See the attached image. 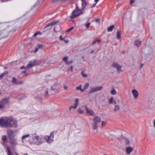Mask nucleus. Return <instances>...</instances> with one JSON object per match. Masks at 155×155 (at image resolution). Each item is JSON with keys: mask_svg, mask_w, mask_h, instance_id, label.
Masks as SVG:
<instances>
[{"mask_svg": "<svg viewBox=\"0 0 155 155\" xmlns=\"http://www.w3.org/2000/svg\"><path fill=\"white\" fill-rule=\"evenodd\" d=\"M0 126L5 128H16L18 126L17 122L12 117L4 118L2 117L0 118Z\"/></svg>", "mask_w": 155, "mask_h": 155, "instance_id": "1", "label": "nucleus"}, {"mask_svg": "<svg viewBox=\"0 0 155 155\" xmlns=\"http://www.w3.org/2000/svg\"><path fill=\"white\" fill-rule=\"evenodd\" d=\"M84 10L82 9V7L81 9H80L78 7L76 6L75 8L73 10L72 13V15L70 16V18L71 19H73L80 15L81 14H83V11Z\"/></svg>", "mask_w": 155, "mask_h": 155, "instance_id": "2", "label": "nucleus"}, {"mask_svg": "<svg viewBox=\"0 0 155 155\" xmlns=\"http://www.w3.org/2000/svg\"><path fill=\"white\" fill-rule=\"evenodd\" d=\"M93 129L94 130H97L98 126V124L101 122V118L98 116H95L93 118Z\"/></svg>", "mask_w": 155, "mask_h": 155, "instance_id": "3", "label": "nucleus"}, {"mask_svg": "<svg viewBox=\"0 0 155 155\" xmlns=\"http://www.w3.org/2000/svg\"><path fill=\"white\" fill-rule=\"evenodd\" d=\"M54 131L52 132L49 136H45L44 139L46 141V142L50 144L52 143L53 141V138L54 137Z\"/></svg>", "mask_w": 155, "mask_h": 155, "instance_id": "4", "label": "nucleus"}, {"mask_svg": "<svg viewBox=\"0 0 155 155\" xmlns=\"http://www.w3.org/2000/svg\"><path fill=\"white\" fill-rule=\"evenodd\" d=\"M9 103L8 99L5 98L2 100L0 102V108L2 109Z\"/></svg>", "mask_w": 155, "mask_h": 155, "instance_id": "5", "label": "nucleus"}, {"mask_svg": "<svg viewBox=\"0 0 155 155\" xmlns=\"http://www.w3.org/2000/svg\"><path fill=\"white\" fill-rule=\"evenodd\" d=\"M112 66L113 67L115 68L118 73H120L122 71L121 68L122 66L119 65L117 62H114L112 64Z\"/></svg>", "mask_w": 155, "mask_h": 155, "instance_id": "6", "label": "nucleus"}, {"mask_svg": "<svg viewBox=\"0 0 155 155\" xmlns=\"http://www.w3.org/2000/svg\"><path fill=\"white\" fill-rule=\"evenodd\" d=\"M36 62V60H34L33 61H30L29 64L27 65V66L25 67L24 66H22L21 67V69H25L27 70L29 68H31L35 64Z\"/></svg>", "mask_w": 155, "mask_h": 155, "instance_id": "7", "label": "nucleus"}, {"mask_svg": "<svg viewBox=\"0 0 155 155\" xmlns=\"http://www.w3.org/2000/svg\"><path fill=\"white\" fill-rule=\"evenodd\" d=\"M103 88V87L102 86L93 87L89 90V93H93L97 91H100Z\"/></svg>", "mask_w": 155, "mask_h": 155, "instance_id": "8", "label": "nucleus"}, {"mask_svg": "<svg viewBox=\"0 0 155 155\" xmlns=\"http://www.w3.org/2000/svg\"><path fill=\"white\" fill-rule=\"evenodd\" d=\"M86 112L87 114L89 116H94L95 114L94 111L91 109L88 108L87 106L85 107Z\"/></svg>", "mask_w": 155, "mask_h": 155, "instance_id": "9", "label": "nucleus"}, {"mask_svg": "<svg viewBox=\"0 0 155 155\" xmlns=\"http://www.w3.org/2000/svg\"><path fill=\"white\" fill-rule=\"evenodd\" d=\"M14 133L15 131L11 129L7 130V134L9 139L14 137L15 136Z\"/></svg>", "mask_w": 155, "mask_h": 155, "instance_id": "10", "label": "nucleus"}, {"mask_svg": "<svg viewBox=\"0 0 155 155\" xmlns=\"http://www.w3.org/2000/svg\"><path fill=\"white\" fill-rule=\"evenodd\" d=\"M132 93L134 99H137L139 95L138 91L137 90L134 89L132 90Z\"/></svg>", "mask_w": 155, "mask_h": 155, "instance_id": "11", "label": "nucleus"}, {"mask_svg": "<svg viewBox=\"0 0 155 155\" xmlns=\"http://www.w3.org/2000/svg\"><path fill=\"white\" fill-rule=\"evenodd\" d=\"M75 103L74 104V106H71L69 108V110H71L72 109H75L77 107L79 103V99L78 98L75 99Z\"/></svg>", "mask_w": 155, "mask_h": 155, "instance_id": "12", "label": "nucleus"}, {"mask_svg": "<svg viewBox=\"0 0 155 155\" xmlns=\"http://www.w3.org/2000/svg\"><path fill=\"white\" fill-rule=\"evenodd\" d=\"M35 139L38 141V143L39 145L41 144L44 143V140L42 138H40L39 136H36Z\"/></svg>", "mask_w": 155, "mask_h": 155, "instance_id": "13", "label": "nucleus"}, {"mask_svg": "<svg viewBox=\"0 0 155 155\" xmlns=\"http://www.w3.org/2000/svg\"><path fill=\"white\" fill-rule=\"evenodd\" d=\"M133 148L131 147H128L126 148V153L128 154H130L131 153L133 150Z\"/></svg>", "mask_w": 155, "mask_h": 155, "instance_id": "14", "label": "nucleus"}, {"mask_svg": "<svg viewBox=\"0 0 155 155\" xmlns=\"http://www.w3.org/2000/svg\"><path fill=\"white\" fill-rule=\"evenodd\" d=\"M58 22V21H53L52 22H50V23L48 24L44 28L45 29L46 28L48 27L49 26H52L54 25H55V24H57V23Z\"/></svg>", "mask_w": 155, "mask_h": 155, "instance_id": "15", "label": "nucleus"}, {"mask_svg": "<svg viewBox=\"0 0 155 155\" xmlns=\"http://www.w3.org/2000/svg\"><path fill=\"white\" fill-rule=\"evenodd\" d=\"M9 139L11 141V143L13 145V146H15L17 144L16 142L17 140L16 139L13 137Z\"/></svg>", "mask_w": 155, "mask_h": 155, "instance_id": "16", "label": "nucleus"}, {"mask_svg": "<svg viewBox=\"0 0 155 155\" xmlns=\"http://www.w3.org/2000/svg\"><path fill=\"white\" fill-rule=\"evenodd\" d=\"M6 151L7 155H14L9 146H8L6 147Z\"/></svg>", "mask_w": 155, "mask_h": 155, "instance_id": "17", "label": "nucleus"}, {"mask_svg": "<svg viewBox=\"0 0 155 155\" xmlns=\"http://www.w3.org/2000/svg\"><path fill=\"white\" fill-rule=\"evenodd\" d=\"M87 3L85 0H81V5L82 9L84 10L87 6Z\"/></svg>", "mask_w": 155, "mask_h": 155, "instance_id": "18", "label": "nucleus"}, {"mask_svg": "<svg viewBox=\"0 0 155 155\" xmlns=\"http://www.w3.org/2000/svg\"><path fill=\"white\" fill-rule=\"evenodd\" d=\"M117 36L118 39H119L121 38V32L120 31L118 30L117 32Z\"/></svg>", "mask_w": 155, "mask_h": 155, "instance_id": "19", "label": "nucleus"}, {"mask_svg": "<svg viewBox=\"0 0 155 155\" xmlns=\"http://www.w3.org/2000/svg\"><path fill=\"white\" fill-rule=\"evenodd\" d=\"M120 107L118 105H115L114 110V111H117L120 110Z\"/></svg>", "mask_w": 155, "mask_h": 155, "instance_id": "20", "label": "nucleus"}, {"mask_svg": "<svg viewBox=\"0 0 155 155\" xmlns=\"http://www.w3.org/2000/svg\"><path fill=\"white\" fill-rule=\"evenodd\" d=\"M2 139L3 142H7V137L6 135H2Z\"/></svg>", "mask_w": 155, "mask_h": 155, "instance_id": "21", "label": "nucleus"}, {"mask_svg": "<svg viewBox=\"0 0 155 155\" xmlns=\"http://www.w3.org/2000/svg\"><path fill=\"white\" fill-rule=\"evenodd\" d=\"M114 28V25H111L108 28L107 31L109 32L111 31Z\"/></svg>", "mask_w": 155, "mask_h": 155, "instance_id": "22", "label": "nucleus"}, {"mask_svg": "<svg viewBox=\"0 0 155 155\" xmlns=\"http://www.w3.org/2000/svg\"><path fill=\"white\" fill-rule=\"evenodd\" d=\"M110 94L112 95L116 94H117L116 90L114 88H112L110 91Z\"/></svg>", "mask_w": 155, "mask_h": 155, "instance_id": "23", "label": "nucleus"}, {"mask_svg": "<svg viewBox=\"0 0 155 155\" xmlns=\"http://www.w3.org/2000/svg\"><path fill=\"white\" fill-rule=\"evenodd\" d=\"M81 74L83 77L84 78H86L87 77V75L85 73V71L84 70L83 71L81 72Z\"/></svg>", "mask_w": 155, "mask_h": 155, "instance_id": "24", "label": "nucleus"}, {"mask_svg": "<svg viewBox=\"0 0 155 155\" xmlns=\"http://www.w3.org/2000/svg\"><path fill=\"white\" fill-rule=\"evenodd\" d=\"M101 42V39H97L93 41L92 42V44H95L96 42L100 43Z\"/></svg>", "mask_w": 155, "mask_h": 155, "instance_id": "25", "label": "nucleus"}, {"mask_svg": "<svg viewBox=\"0 0 155 155\" xmlns=\"http://www.w3.org/2000/svg\"><path fill=\"white\" fill-rule=\"evenodd\" d=\"M114 98L113 97H111L109 100V104H112L113 103L114 101Z\"/></svg>", "mask_w": 155, "mask_h": 155, "instance_id": "26", "label": "nucleus"}, {"mask_svg": "<svg viewBox=\"0 0 155 155\" xmlns=\"http://www.w3.org/2000/svg\"><path fill=\"white\" fill-rule=\"evenodd\" d=\"M141 42L138 40H136L135 41V45L138 46L141 43Z\"/></svg>", "mask_w": 155, "mask_h": 155, "instance_id": "27", "label": "nucleus"}, {"mask_svg": "<svg viewBox=\"0 0 155 155\" xmlns=\"http://www.w3.org/2000/svg\"><path fill=\"white\" fill-rule=\"evenodd\" d=\"M81 87V85H80L79 86L77 87L76 89L77 90H80L81 91H83L84 89H82Z\"/></svg>", "mask_w": 155, "mask_h": 155, "instance_id": "28", "label": "nucleus"}, {"mask_svg": "<svg viewBox=\"0 0 155 155\" xmlns=\"http://www.w3.org/2000/svg\"><path fill=\"white\" fill-rule=\"evenodd\" d=\"M77 111L78 113L81 114H82L84 113V110L81 108H79L77 110Z\"/></svg>", "mask_w": 155, "mask_h": 155, "instance_id": "29", "label": "nucleus"}, {"mask_svg": "<svg viewBox=\"0 0 155 155\" xmlns=\"http://www.w3.org/2000/svg\"><path fill=\"white\" fill-rule=\"evenodd\" d=\"M30 136V135L29 134H27V135H23L22 137V142H23V140L24 139H25V138H26V137H28Z\"/></svg>", "mask_w": 155, "mask_h": 155, "instance_id": "30", "label": "nucleus"}, {"mask_svg": "<svg viewBox=\"0 0 155 155\" xmlns=\"http://www.w3.org/2000/svg\"><path fill=\"white\" fill-rule=\"evenodd\" d=\"M89 86V84L88 83H86L84 86V87L83 89H84V90L87 89Z\"/></svg>", "mask_w": 155, "mask_h": 155, "instance_id": "31", "label": "nucleus"}, {"mask_svg": "<svg viewBox=\"0 0 155 155\" xmlns=\"http://www.w3.org/2000/svg\"><path fill=\"white\" fill-rule=\"evenodd\" d=\"M7 74V72H5L3 73L2 74L0 75V79L2 78L6 74Z\"/></svg>", "mask_w": 155, "mask_h": 155, "instance_id": "32", "label": "nucleus"}, {"mask_svg": "<svg viewBox=\"0 0 155 155\" xmlns=\"http://www.w3.org/2000/svg\"><path fill=\"white\" fill-rule=\"evenodd\" d=\"M68 58L67 57H65L63 59V60L64 61L65 63L67 64V63L68 61Z\"/></svg>", "mask_w": 155, "mask_h": 155, "instance_id": "33", "label": "nucleus"}, {"mask_svg": "<svg viewBox=\"0 0 155 155\" xmlns=\"http://www.w3.org/2000/svg\"><path fill=\"white\" fill-rule=\"evenodd\" d=\"M125 142L127 144L129 145L130 144V141L128 139H125Z\"/></svg>", "mask_w": 155, "mask_h": 155, "instance_id": "34", "label": "nucleus"}, {"mask_svg": "<svg viewBox=\"0 0 155 155\" xmlns=\"http://www.w3.org/2000/svg\"><path fill=\"white\" fill-rule=\"evenodd\" d=\"M12 82L14 83V84H17V82L16 81V78H13V80H12Z\"/></svg>", "mask_w": 155, "mask_h": 155, "instance_id": "35", "label": "nucleus"}, {"mask_svg": "<svg viewBox=\"0 0 155 155\" xmlns=\"http://www.w3.org/2000/svg\"><path fill=\"white\" fill-rule=\"evenodd\" d=\"M106 124V122L105 121H103L101 123V126L102 127H104L105 125Z\"/></svg>", "mask_w": 155, "mask_h": 155, "instance_id": "36", "label": "nucleus"}, {"mask_svg": "<svg viewBox=\"0 0 155 155\" xmlns=\"http://www.w3.org/2000/svg\"><path fill=\"white\" fill-rule=\"evenodd\" d=\"M74 28L73 27H71V28H69V29H68V30H67L66 31V32H69L70 31H71L72 29H74Z\"/></svg>", "mask_w": 155, "mask_h": 155, "instance_id": "37", "label": "nucleus"}, {"mask_svg": "<svg viewBox=\"0 0 155 155\" xmlns=\"http://www.w3.org/2000/svg\"><path fill=\"white\" fill-rule=\"evenodd\" d=\"M73 69V67L72 66H71L70 68L68 69V71H72Z\"/></svg>", "mask_w": 155, "mask_h": 155, "instance_id": "38", "label": "nucleus"}, {"mask_svg": "<svg viewBox=\"0 0 155 155\" xmlns=\"http://www.w3.org/2000/svg\"><path fill=\"white\" fill-rule=\"evenodd\" d=\"M38 34L41 35V32H40L39 31H38L37 32H36L35 33L34 35V36L35 37L37 35H38Z\"/></svg>", "mask_w": 155, "mask_h": 155, "instance_id": "39", "label": "nucleus"}, {"mask_svg": "<svg viewBox=\"0 0 155 155\" xmlns=\"http://www.w3.org/2000/svg\"><path fill=\"white\" fill-rule=\"evenodd\" d=\"M6 142H3L1 143V144L5 148L6 147Z\"/></svg>", "mask_w": 155, "mask_h": 155, "instance_id": "40", "label": "nucleus"}, {"mask_svg": "<svg viewBox=\"0 0 155 155\" xmlns=\"http://www.w3.org/2000/svg\"><path fill=\"white\" fill-rule=\"evenodd\" d=\"M66 0H53V2H56L59 1L64 2L66 1Z\"/></svg>", "mask_w": 155, "mask_h": 155, "instance_id": "41", "label": "nucleus"}, {"mask_svg": "<svg viewBox=\"0 0 155 155\" xmlns=\"http://www.w3.org/2000/svg\"><path fill=\"white\" fill-rule=\"evenodd\" d=\"M90 24H91L90 23H88L86 24V25H85L86 27L87 28H88L89 27V26L90 25Z\"/></svg>", "mask_w": 155, "mask_h": 155, "instance_id": "42", "label": "nucleus"}, {"mask_svg": "<svg viewBox=\"0 0 155 155\" xmlns=\"http://www.w3.org/2000/svg\"><path fill=\"white\" fill-rule=\"evenodd\" d=\"M73 62V60H71L69 61H68V62L67 63V64H71Z\"/></svg>", "mask_w": 155, "mask_h": 155, "instance_id": "43", "label": "nucleus"}, {"mask_svg": "<svg viewBox=\"0 0 155 155\" xmlns=\"http://www.w3.org/2000/svg\"><path fill=\"white\" fill-rule=\"evenodd\" d=\"M95 21L99 23L100 22V20L99 18H97L95 19Z\"/></svg>", "mask_w": 155, "mask_h": 155, "instance_id": "44", "label": "nucleus"}, {"mask_svg": "<svg viewBox=\"0 0 155 155\" xmlns=\"http://www.w3.org/2000/svg\"><path fill=\"white\" fill-rule=\"evenodd\" d=\"M45 96L46 97H48V91H46L45 93Z\"/></svg>", "mask_w": 155, "mask_h": 155, "instance_id": "45", "label": "nucleus"}, {"mask_svg": "<svg viewBox=\"0 0 155 155\" xmlns=\"http://www.w3.org/2000/svg\"><path fill=\"white\" fill-rule=\"evenodd\" d=\"M153 127L155 128V119L153 120Z\"/></svg>", "mask_w": 155, "mask_h": 155, "instance_id": "46", "label": "nucleus"}, {"mask_svg": "<svg viewBox=\"0 0 155 155\" xmlns=\"http://www.w3.org/2000/svg\"><path fill=\"white\" fill-rule=\"evenodd\" d=\"M64 88L65 90H67L68 88V87L66 85H64Z\"/></svg>", "mask_w": 155, "mask_h": 155, "instance_id": "47", "label": "nucleus"}, {"mask_svg": "<svg viewBox=\"0 0 155 155\" xmlns=\"http://www.w3.org/2000/svg\"><path fill=\"white\" fill-rule=\"evenodd\" d=\"M38 47L39 48H41L43 47V45L41 44L39 45H38Z\"/></svg>", "mask_w": 155, "mask_h": 155, "instance_id": "48", "label": "nucleus"}, {"mask_svg": "<svg viewBox=\"0 0 155 155\" xmlns=\"http://www.w3.org/2000/svg\"><path fill=\"white\" fill-rule=\"evenodd\" d=\"M23 83V82L22 81L17 82V84H21Z\"/></svg>", "mask_w": 155, "mask_h": 155, "instance_id": "49", "label": "nucleus"}, {"mask_svg": "<svg viewBox=\"0 0 155 155\" xmlns=\"http://www.w3.org/2000/svg\"><path fill=\"white\" fill-rule=\"evenodd\" d=\"M134 2V0H131L130 1V3L131 4H132Z\"/></svg>", "mask_w": 155, "mask_h": 155, "instance_id": "50", "label": "nucleus"}, {"mask_svg": "<svg viewBox=\"0 0 155 155\" xmlns=\"http://www.w3.org/2000/svg\"><path fill=\"white\" fill-rule=\"evenodd\" d=\"M60 40H64V39L62 38V36L61 35L60 36Z\"/></svg>", "mask_w": 155, "mask_h": 155, "instance_id": "51", "label": "nucleus"}, {"mask_svg": "<svg viewBox=\"0 0 155 155\" xmlns=\"http://www.w3.org/2000/svg\"><path fill=\"white\" fill-rule=\"evenodd\" d=\"M38 50V48H36L35 51V53H36Z\"/></svg>", "mask_w": 155, "mask_h": 155, "instance_id": "52", "label": "nucleus"}, {"mask_svg": "<svg viewBox=\"0 0 155 155\" xmlns=\"http://www.w3.org/2000/svg\"><path fill=\"white\" fill-rule=\"evenodd\" d=\"M96 4V3H95V4H94L91 7V8H93L95 6Z\"/></svg>", "mask_w": 155, "mask_h": 155, "instance_id": "53", "label": "nucleus"}, {"mask_svg": "<svg viewBox=\"0 0 155 155\" xmlns=\"http://www.w3.org/2000/svg\"><path fill=\"white\" fill-rule=\"evenodd\" d=\"M22 72L23 73H25L26 75H27V74L26 73L25 71H24Z\"/></svg>", "mask_w": 155, "mask_h": 155, "instance_id": "54", "label": "nucleus"}, {"mask_svg": "<svg viewBox=\"0 0 155 155\" xmlns=\"http://www.w3.org/2000/svg\"><path fill=\"white\" fill-rule=\"evenodd\" d=\"M94 1H95V2H96L95 3H96V4L98 2L99 0H94Z\"/></svg>", "mask_w": 155, "mask_h": 155, "instance_id": "55", "label": "nucleus"}, {"mask_svg": "<svg viewBox=\"0 0 155 155\" xmlns=\"http://www.w3.org/2000/svg\"><path fill=\"white\" fill-rule=\"evenodd\" d=\"M3 33L2 31H0V35H2Z\"/></svg>", "mask_w": 155, "mask_h": 155, "instance_id": "56", "label": "nucleus"}, {"mask_svg": "<svg viewBox=\"0 0 155 155\" xmlns=\"http://www.w3.org/2000/svg\"><path fill=\"white\" fill-rule=\"evenodd\" d=\"M143 64H141L140 67L141 68H142L143 67Z\"/></svg>", "mask_w": 155, "mask_h": 155, "instance_id": "57", "label": "nucleus"}, {"mask_svg": "<svg viewBox=\"0 0 155 155\" xmlns=\"http://www.w3.org/2000/svg\"><path fill=\"white\" fill-rule=\"evenodd\" d=\"M113 103H114L115 104H116V103H116V101H114V102H113Z\"/></svg>", "mask_w": 155, "mask_h": 155, "instance_id": "58", "label": "nucleus"}, {"mask_svg": "<svg viewBox=\"0 0 155 155\" xmlns=\"http://www.w3.org/2000/svg\"><path fill=\"white\" fill-rule=\"evenodd\" d=\"M51 89H52L53 91H54V89L53 88V87H51Z\"/></svg>", "mask_w": 155, "mask_h": 155, "instance_id": "59", "label": "nucleus"}, {"mask_svg": "<svg viewBox=\"0 0 155 155\" xmlns=\"http://www.w3.org/2000/svg\"><path fill=\"white\" fill-rule=\"evenodd\" d=\"M15 154L16 155H18V154L17 153H15Z\"/></svg>", "mask_w": 155, "mask_h": 155, "instance_id": "60", "label": "nucleus"}, {"mask_svg": "<svg viewBox=\"0 0 155 155\" xmlns=\"http://www.w3.org/2000/svg\"><path fill=\"white\" fill-rule=\"evenodd\" d=\"M94 51H92L91 52V53H93V52Z\"/></svg>", "mask_w": 155, "mask_h": 155, "instance_id": "61", "label": "nucleus"}, {"mask_svg": "<svg viewBox=\"0 0 155 155\" xmlns=\"http://www.w3.org/2000/svg\"><path fill=\"white\" fill-rule=\"evenodd\" d=\"M1 94V93L0 92V95Z\"/></svg>", "mask_w": 155, "mask_h": 155, "instance_id": "62", "label": "nucleus"}, {"mask_svg": "<svg viewBox=\"0 0 155 155\" xmlns=\"http://www.w3.org/2000/svg\"><path fill=\"white\" fill-rule=\"evenodd\" d=\"M38 0L39 1L40 0Z\"/></svg>", "mask_w": 155, "mask_h": 155, "instance_id": "63", "label": "nucleus"}, {"mask_svg": "<svg viewBox=\"0 0 155 155\" xmlns=\"http://www.w3.org/2000/svg\"><path fill=\"white\" fill-rule=\"evenodd\" d=\"M119 0H117V1H119Z\"/></svg>", "mask_w": 155, "mask_h": 155, "instance_id": "64", "label": "nucleus"}]
</instances>
